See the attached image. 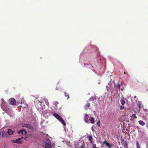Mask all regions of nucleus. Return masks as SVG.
Returning a JSON list of instances; mask_svg holds the SVG:
<instances>
[{
    "mask_svg": "<svg viewBox=\"0 0 148 148\" xmlns=\"http://www.w3.org/2000/svg\"><path fill=\"white\" fill-rule=\"evenodd\" d=\"M53 115L64 126H65L66 125V124L64 120L58 114L56 113H53Z\"/></svg>",
    "mask_w": 148,
    "mask_h": 148,
    "instance_id": "nucleus-1",
    "label": "nucleus"
},
{
    "mask_svg": "<svg viewBox=\"0 0 148 148\" xmlns=\"http://www.w3.org/2000/svg\"><path fill=\"white\" fill-rule=\"evenodd\" d=\"M115 87L116 88L117 87L119 90L120 89L121 90L123 91L124 89V88L125 87V85L124 83V82L122 81L121 84H117Z\"/></svg>",
    "mask_w": 148,
    "mask_h": 148,
    "instance_id": "nucleus-2",
    "label": "nucleus"
},
{
    "mask_svg": "<svg viewBox=\"0 0 148 148\" xmlns=\"http://www.w3.org/2000/svg\"><path fill=\"white\" fill-rule=\"evenodd\" d=\"M25 140V138L23 137L18 138L15 140H13V142L16 143H22Z\"/></svg>",
    "mask_w": 148,
    "mask_h": 148,
    "instance_id": "nucleus-3",
    "label": "nucleus"
},
{
    "mask_svg": "<svg viewBox=\"0 0 148 148\" xmlns=\"http://www.w3.org/2000/svg\"><path fill=\"white\" fill-rule=\"evenodd\" d=\"M1 106L3 110L5 111L9 109L6 103L4 101L2 103Z\"/></svg>",
    "mask_w": 148,
    "mask_h": 148,
    "instance_id": "nucleus-4",
    "label": "nucleus"
},
{
    "mask_svg": "<svg viewBox=\"0 0 148 148\" xmlns=\"http://www.w3.org/2000/svg\"><path fill=\"white\" fill-rule=\"evenodd\" d=\"M8 102L11 105H15L16 104V100L13 98L10 99L9 100Z\"/></svg>",
    "mask_w": 148,
    "mask_h": 148,
    "instance_id": "nucleus-5",
    "label": "nucleus"
},
{
    "mask_svg": "<svg viewBox=\"0 0 148 148\" xmlns=\"http://www.w3.org/2000/svg\"><path fill=\"white\" fill-rule=\"evenodd\" d=\"M18 134L22 133L23 134L25 135L26 134V131L24 130H21L20 131L18 132Z\"/></svg>",
    "mask_w": 148,
    "mask_h": 148,
    "instance_id": "nucleus-6",
    "label": "nucleus"
},
{
    "mask_svg": "<svg viewBox=\"0 0 148 148\" xmlns=\"http://www.w3.org/2000/svg\"><path fill=\"white\" fill-rule=\"evenodd\" d=\"M14 132V131H12L10 129H8V130L7 131L8 133V134L10 135H12Z\"/></svg>",
    "mask_w": 148,
    "mask_h": 148,
    "instance_id": "nucleus-7",
    "label": "nucleus"
},
{
    "mask_svg": "<svg viewBox=\"0 0 148 148\" xmlns=\"http://www.w3.org/2000/svg\"><path fill=\"white\" fill-rule=\"evenodd\" d=\"M89 120L92 124H94L95 123V120L94 119L92 116L89 118Z\"/></svg>",
    "mask_w": 148,
    "mask_h": 148,
    "instance_id": "nucleus-8",
    "label": "nucleus"
},
{
    "mask_svg": "<svg viewBox=\"0 0 148 148\" xmlns=\"http://www.w3.org/2000/svg\"><path fill=\"white\" fill-rule=\"evenodd\" d=\"M90 103L87 102L85 106V108L86 109H88L90 106Z\"/></svg>",
    "mask_w": 148,
    "mask_h": 148,
    "instance_id": "nucleus-9",
    "label": "nucleus"
},
{
    "mask_svg": "<svg viewBox=\"0 0 148 148\" xmlns=\"http://www.w3.org/2000/svg\"><path fill=\"white\" fill-rule=\"evenodd\" d=\"M88 115L87 114H86L84 116V119L87 123V121H88Z\"/></svg>",
    "mask_w": 148,
    "mask_h": 148,
    "instance_id": "nucleus-10",
    "label": "nucleus"
},
{
    "mask_svg": "<svg viewBox=\"0 0 148 148\" xmlns=\"http://www.w3.org/2000/svg\"><path fill=\"white\" fill-rule=\"evenodd\" d=\"M139 123L142 126L144 125H145V123L143 121L140 120L138 121Z\"/></svg>",
    "mask_w": 148,
    "mask_h": 148,
    "instance_id": "nucleus-11",
    "label": "nucleus"
},
{
    "mask_svg": "<svg viewBox=\"0 0 148 148\" xmlns=\"http://www.w3.org/2000/svg\"><path fill=\"white\" fill-rule=\"evenodd\" d=\"M88 139L91 143H92V137L91 135L89 136L88 137Z\"/></svg>",
    "mask_w": 148,
    "mask_h": 148,
    "instance_id": "nucleus-12",
    "label": "nucleus"
},
{
    "mask_svg": "<svg viewBox=\"0 0 148 148\" xmlns=\"http://www.w3.org/2000/svg\"><path fill=\"white\" fill-rule=\"evenodd\" d=\"M46 148H52L51 145V144L47 143L45 145Z\"/></svg>",
    "mask_w": 148,
    "mask_h": 148,
    "instance_id": "nucleus-13",
    "label": "nucleus"
},
{
    "mask_svg": "<svg viewBox=\"0 0 148 148\" xmlns=\"http://www.w3.org/2000/svg\"><path fill=\"white\" fill-rule=\"evenodd\" d=\"M27 128H28L31 130H33L34 129L33 126L31 124H28Z\"/></svg>",
    "mask_w": 148,
    "mask_h": 148,
    "instance_id": "nucleus-14",
    "label": "nucleus"
},
{
    "mask_svg": "<svg viewBox=\"0 0 148 148\" xmlns=\"http://www.w3.org/2000/svg\"><path fill=\"white\" fill-rule=\"evenodd\" d=\"M64 95H65V96L67 98V99H68L69 98V94H68V93L66 92H64Z\"/></svg>",
    "mask_w": 148,
    "mask_h": 148,
    "instance_id": "nucleus-15",
    "label": "nucleus"
},
{
    "mask_svg": "<svg viewBox=\"0 0 148 148\" xmlns=\"http://www.w3.org/2000/svg\"><path fill=\"white\" fill-rule=\"evenodd\" d=\"M120 102L122 105H123L125 103V101L123 99H121Z\"/></svg>",
    "mask_w": 148,
    "mask_h": 148,
    "instance_id": "nucleus-16",
    "label": "nucleus"
},
{
    "mask_svg": "<svg viewBox=\"0 0 148 148\" xmlns=\"http://www.w3.org/2000/svg\"><path fill=\"white\" fill-rule=\"evenodd\" d=\"M7 135L6 132H3V134L2 137H7Z\"/></svg>",
    "mask_w": 148,
    "mask_h": 148,
    "instance_id": "nucleus-17",
    "label": "nucleus"
},
{
    "mask_svg": "<svg viewBox=\"0 0 148 148\" xmlns=\"http://www.w3.org/2000/svg\"><path fill=\"white\" fill-rule=\"evenodd\" d=\"M136 146L137 148H141L139 145V142L138 141H137L136 142Z\"/></svg>",
    "mask_w": 148,
    "mask_h": 148,
    "instance_id": "nucleus-18",
    "label": "nucleus"
},
{
    "mask_svg": "<svg viewBox=\"0 0 148 148\" xmlns=\"http://www.w3.org/2000/svg\"><path fill=\"white\" fill-rule=\"evenodd\" d=\"M103 143L104 144H105L106 145V146H107L108 145V144H109V143H108L106 140H105L103 142Z\"/></svg>",
    "mask_w": 148,
    "mask_h": 148,
    "instance_id": "nucleus-19",
    "label": "nucleus"
},
{
    "mask_svg": "<svg viewBox=\"0 0 148 148\" xmlns=\"http://www.w3.org/2000/svg\"><path fill=\"white\" fill-rule=\"evenodd\" d=\"M123 143L124 144V147H125V148H127V143L126 142H123Z\"/></svg>",
    "mask_w": 148,
    "mask_h": 148,
    "instance_id": "nucleus-20",
    "label": "nucleus"
},
{
    "mask_svg": "<svg viewBox=\"0 0 148 148\" xmlns=\"http://www.w3.org/2000/svg\"><path fill=\"white\" fill-rule=\"evenodd\" d=\"M28 124H23L22 125V126L24 127H27Z\"/></svg>",
    "mask_w": 148,
    "mask_h": 148,
    "instance_id": "nucleus-21",
    "label": "nucleus"
},
{
    "mask_svg": "<svg viewBox=\"0 0 148 148\" xmlns=\"http://www.w3.org/2000/svg\"><path fill=\"white\" fill-rule=\"evenodd\" d=\"M95 99L94 97H90V99L89 100V101H90L92 100V101H94Z\"/></svg>",
    "mask_w": 148,
    "mask_h": 148,
    "instance_id": "nucleus-22",
    "label": "nucleus"
},
{
    "mask_svg": "<svg viewBox=\"0 0 148 148\" xmlns=\"http://www.w3.org/2000/svg\"><path fill=\"white\" fill-rule=\"evenodd\" d=\"M59 104V103L58 101H55V102L54 104L56 105V106L57 107V105Z\"/></svg>",
    "mask_w": 148,
    "mask_h": 148,
    "instance_id": "nucleus-23",
    "label": "nucleus"
},
{
    "mask_svg": "<svg viewBox=\"0 0 148 148\" xmlns=\"http://www.w3.org/2000/svg\"><path fill=\"white\" fill-rule=\"evenodd\" d=\"M132 116L134 119H136L137 118V117L136 115L135 114H133L132 115Z\"/></svg>",
    "mask_w": 148,
    "mask_h": 148,
    "instance_id": "nucleus-24",
    "label": "nucleus"
},
{
    "mask_svg": "<svg viewBox=\"0 0 148 148\" xmlns=\"http://www.w3.org/2000/svg\"><path fill=\"white\" fill-rule=\"evenodd\" d=\"M93 148H97L96 144H92Z\"/></svg>",
    "mask_w": 148,
    "mask_h": 148,
    "instance_id": "nucleus-25",
    "label": "nucleus"
},
{
    "mask_svg": "<svg viewBox=\"0 0 148 148\" xmlns=\"http://www.w3.org/2000/svg\"><path fill=\"white\" fill-rule=\"evenodd\" d=\"M112 146V145L109 143L107 147H108V148H110Z\"/></svg>",
    "mask_w": 148,
    "mask_h": 148,
    "instance_id": "nucleus-26",
    "label": "nucleus"
},
{
    "mask_svg": "<svg viewBox=\"0 0 148 148\" xmlns=\"http://www.w3.org/2000/svg\"><path fill=\"white\" fill-rule=\"evenodd\" d=\"M112 146V145L109 143L107 147H108V148H110Z\"/></svg>",
    "mask_w": 148,
    "mask_h": 148,
    "instance_id": "nucleus-27",
    "label": "nucleus"
},
{
    "mask_svg": "<svg viewBox=\"0 0 148 148\" xmlns=\"http://www.w3.org/2000/svg\"><path fill=\"white\" fill-rule=\"evenodd\" d=\"M124 107L123 105L121 106L120 107V109L121 110H122L124 109Z\"/></svg>",
    "mask_w": 148,
    "mask_h": 148,
    "instance_id": "nucleus-28",
    "label": "nucleus"
},
{
    "mask_svg": "<svg viewBox=\"0 0 148 148\" xmlns=\"http://www.w3.org/2000/svg\"><path fill=\"white\" fill-rule=\"evenodd\" d=\"M3 132H0V137L1 136L2 137Z\"/></svg>",
    "mask_w": 148,
    "mask_h": 148,
    "instance_id": "nucleus-29",
    "label": "nucleus"
},
{
    "mask_svg": "<svg viewBox=\"0 0 148 148\" xmlns=\"http://www.w3.org/2000/svg\"><path fill=\"white\" fill-rule=\"evenodd\" d=\"M97 125H99V126H100V121H99L97 122Z\"/></svg>",
    "mask_w": 148,
    "mask_h": 148,
    "instance_id": "nucleus-30",
    "label": "nucleus"
},
{
    "mask_svg": "<svg viewBox=\"0 0 148 148\" xmlns=\"http://www.w3.org/2000/svg\"><path fill=\"white\" fill-rule=\"evenodd\" d=\"M84 145H85V144H84V145H81V147H83V148H84Z\"/></svg>",
    "mask_w": 148,
    "mask_h": 148,
    "instance_id": "nucleus-31",
    "label": "nucleus"
},
{
    "mask_svg": "<svg viewBox=\"0 0 148 148\" xmlns=\"http://www.w3.org/2000/svg\"><path fill=\"white\" fill-rule=\"evenodd\" d=\"M20 106L21 107H23V108H25V106H23L22 105H21Z\"/></svg>",
    "mask_w": 148,
    "mask_h": 148,
    "instance_id": "nucleus-32",
    "label": "nucleus"
},
{
    "mask_svg": "<svg viewBox=\"0 0 148 148\" xmlns=\"http://www.w3.org/2000/svg\"><path fill=\"white\" fill-rule=\"evenodd\" d=\"M136 96H134V98H136Z\"/></svg>",
    "mask_w": 148,
    "mask_h": 148,
    "instance_id": "nucleus-33",
    "label": "nucleus"
},
{
    "mask_svg": "<svg viewBox=\"0 0 148 148\" xmlns=\"http://www.w3.org/2000/svg\"><path fill=\"white\" fill-rule=\"evenodd\" d=\"M138 106H139V108H140V105H138Z\"/></svg>",
    "mask_w": 148,
    "mask_h": 148,
    "instance_id": "nucleus-34",
    "label": "nucleus"
},
{
    "mask_svg": "<svg viewBox=\"0 0 148 148\" xmlns=\"http://www.w3.org/2000/svg\"><path fill=\"white\" fill-rule=\"evenodd\" d=\"M124 74H125V73H126L125 72H124Z\"/></svg>",
    "mask_w": 148,
    "mask_h": 148,
    "instance_id": "nucleus-35",
    "label": "nucleus"
},
{
    "mask_svg": "<svg viewBox=\"0 0 148 148\" xmlns=\"http://www.w3.org/2000/svg\"><path fill=\"white\" fill-rule=\"evenodd\" d=\"M26 106H27H27H27V105H26Z\"/></svg>",
    "mask_w": 148,
    "mask_h": 148,
    "instance_id": "nucleus-36",
    "label": "nucleus"
},
{
    "mask_svg": "<svg viewBox=\"0 0 148 148\" xmlns=\"http://www.w3.org/2000/svg\"><path fill=\"white\" fill-rule=\"evenodd\" d=\"M120 148H123V147H120Z\"/></svg>",
    "mask_w": 148,
    "mask_h": 148,
    "instance_id": "nucleus-37",
    "label": "nucleus"
}]
</instances>
